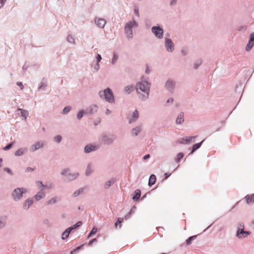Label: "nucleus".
I'll list each match as a JSON object with an SVG mask.
<instances>
[{
    "mask_svg": "<svg viewBox=\"0 0 254 254\" xmlns=\"http://www.w3.org/2000/svg\"><path fill=\"white\" fill-rule=\"evenodd\" d=\"M62 174L66 177L67 179L69 181H72L78 176V173L70 174L69 173L68 169H65L63 171Z\"/></svg>",
    "mask_w": 254,
    "mask_h": 254,
    "instance_id": "nucleus-5",
    "label": "nucleus"
},
{
    "mask_svg": "<svg viewBox=\"0 0 254 254\" xmlns=\"http://www.w3.org/2000/svg\"><path fill=\"white\" fill-rule=\"evenodd\" d=\"M152 31L157 38L161 39L163 37V31L159 27L153 26Z\"/></svg>",
    "mask_w": 254,
    "mask_h": 254,
    "instance_id": "nucleus-6",
    "label": "nucleus"
},
{
    "mask_svg": "<svg viewBox=\"0 0 254 254\" xmlns=\"http://www.w3.org/2000/svg\"><path fill=\"white\" fill-rule=\"evenodd\" d=\"M177 0H172V1L171 2V4H173L175 3L176 2Z\"/></svg>",
    "mask_w": 254,
    "mask_h": 254,
    "instance_id": "nucleus-57",
    "label": "nucleus"
},
{
    "mask_svg": "<svg viewBox=\"0 0 254 254\" xmlns=\"http://www.w3.org/2000/svg\"><path fill=\"white\" fill-rule=\"evenodd\" d=\"M96 241V239H93L89 242V245H91L93 242Z\"/></svg>",
    "mask_w": 254,
    "mask_h": 254,
    "instance_id": "nucleus-51",
    "label": "nucleus"
},
{
    "mask_svg": "<svg viewBox=\"0 0 254 254\" xmlns=\"http://www.w3.org/2000/svg\"><path fill=\"white\" fill-rule=\"evenodd\" d=\"M24 149L21 148V149L17 150L15 152V155L16 156H20V155H22L24 153Z\"/></svg>",
    "mask_w": 254,
    "mask_h": 254,
    "instance_id": "nucleus-27",
    "label": "nucleus"
},
{
    "mask_svg": "<svg viewBox=\"0 0 254 254\" xmlns=\"http://www.w3.org/2000/svg\"><path fill=\"white\" fill-rule=\"evenodd\" d=\"M92 170L91 168V167L89 166L87 167V170L86 171V175L87 176H88L90 175V174L92 172Z\"/></svg>",
    "mask_w": 254,
    "mask_h": 254,
    "instance_id": "nucleus-36",
    "label": "nucleus"
},
{
    "mask_svg": "<svg viewBox=\"0 0 254 254\" xmlns=\"http://www.w3.org/2000/svg\"><path fill=\"white\" fill-rule=\"evenodd\" d=\"M73 229V228H68L65 230L64 232L62 234V238L63 240H64L68 237V235L70 232V231Z\"/></svg>",
    "mask_w": 254,
    "mask_h": 254,
    "instance_id": "nucleus-12",
    "label": "nucleus"
},
{
    "mask_svg": "<svg viewBox=\"0 0 254 254\" xmlns=\"http://www.w3.org/2000/svg\"><path fill=\"white\" fill-rule=\"evenodd\" d=\"M54 140L57 142H60L62 140V136L60 135H57L55 137Z\"/></svg>",
    "mask_w": 254,
    "mask_h": 254,
    "instance_id": "nucleus-34",
    "label": "nucleus"
},
{
    "mask_svg": "<svg viewBox=\"0 0 254 254\" xmlns=\"http://www.w3.org/2000/svg\"><path fill=\"white\" fill-rule=\"evenodd\" d=\"M83 117V111H80L77 115V118L78 119H80Z\"/></svg>",
    "mask_w": 254,
    "mask_h": 254,
    "instance_id": "nucleus-40",
    "label": "nucleus"
},
{
    "mask_svg": "<svg viewBox=\"0 0 254 254\" xmlns=\"http://www.w3.org/2000/svg\"><path fill=\"white\" fill-rule=\"evenodd\" d=\"M149 157H150V155L149 154H147V155H145L143 157V159L144 160H145V159H147L149 158Z\"/></svg>",
    "mask_w": 254,
    "mask_h": 254,
    "instance_id": "nucleus-53",
    "label": "nucleus"
},
{
    "mask_svg": "<svg viewBox=\"0 0 254 254\" xmlns=\"http://www.w3.org/2000/svg\"><path fill=\"white\" fill-rule=\"evenodd\" d=\"M33 201L32 199L29 198L24 202V203L23 204V208L25 209H27L30 206V205H31Z\"/></svg>",
    "mask_w": 254,
    "mask_h": 254,
    "instance_id": "nucleus-14",
    "label": "nucleus"
},
{
    "mask_svg": "<svg viewBox=\"0 0 254 254\" xmlns=\"http://www.w3.org/2000/svg\"><path fill=\"white\" fill-rule=\"evenodd\" d=\"M123 218H119L117 220V222L115 223V226H117L118 224H121L123 222Z\"/></svg>",
    "mask_w": 254,
    "mask_h": 254,
    "instance_id": "nucleus-37",
    "label": "nucleus"
},
{
    "mask_svg": "<svg viewBox=\"0 0 254 254\" xmlns=\"http://www.w3.org/2000/svg\"><path fill=\"white\" fill-rule=\"evenodd\" d=\"M97 148V146L89 144L85 147L84 150L86 153H89L92 151H94Z\"/></svg>",
    "mask_w": 254,
    "mask_h": 254,
    "instance_id": "nucleus-11",
    "label": "nucleus"
},
{
    "mask_svg": "<svg viewBox=\"0 0 254 254\" xmlns=\"http://www.w3.org/2000/svg\"><path fill=\"white\" fill-rule=\"evenodd\" d=\"M82 224V222L80 221L78 222L76 224H75L73 227L71 228H73V229L76 228L78 227H79Z\"/></svg>",
    "mask_w": 254,
    "mask_h": 254,
    "instance_id": "nucleus-42",
    "label": "nucleus"
},
{
    "mask_svg": "<svg viewBox=\"0 0 254 254\" xmlns=\"http://www.w3.org/2000/svg\"><path fill=\"white\" fill-rule=\"evenodd\" d=\"M97 228L94 227L92 229L91 232L90 233V234H89V235L88 236V237H91L92 235L95 234L97 232Z\"/></svg>",
    "mask_w": 254,
    "mask_h": 254,
    "instance_id": "nucleus-31",
    "label": "nucleus"
},
{
    "mask_svg": "<svg viewBox=\"0 0 254 254\" xmlns=\"http://www.w3.org/2000/svg\"><path fill=\"white\" fill-rule=\"evenodd\" d=\"M44 195H45V194L44 193L40 192L38 193V194H37L36 195H35L34 196V197L35 198V199L37 200H39L42 198H43L44 196Z\"/></svg>",
    "mask_w": 254,
    "mask_h": 254,
    "instance_id": "nucleus-23",
    "label": "nucleus"
},
{
    "mask_svg": "<svg viewBox=\"0 0 254 254\" xmlns=\"http://www.w3.org/2000/svg\"><path fill=\"white\" fill-rule=\"evenodd\" d=\"M200 64V63L198 64H197V65L195 64V65H194L195 68H197V67H198V66H199Z\"/></svg>",
    "mask_w": 254,
    "mask_h": 254,
    "instance_id": "nucleus-61",
    "label": "nucleus"
},
{
    "mask_svg": "<svg viewBox=\"0 0 254 254\" xmlns=\"http://www.w3.org/2000/svg\"><path fill=\"white\" fill-rule=\"evenodd\" d=\"M17 111H20L21 117H24V120H26L29 115L28 112L27 110H23L20 108H18Z\"/></svg>",
    "mask_w": 254,
    "mask_h": 254,
    "instance_id": "nucleus-13",
    "label": "nucleus"
},
{
    "mask_svg": "<svg viewBox=\"0 0 254 254\" xmlns=\"http://www.w3.org/2000/svg\"><path fill=\"white\" fill-rule=\"evenodd\" d=\"M27 170L28 171H33V169H32V168H28L27 169Z\"/></svg>",
    "mask_w": 254,
    "mask_h": 254,
    "instance_id": "nucleus-62",
    "label": "nucleus"
},
{
    "mask_svg": "<svg viewBox=\"0 0 254 254\" xmlns=\"http://www.w3.org/2000/svg\"><path fill=\"white\" fill-rule=\"evenodd\" d=\"M95 22L96 25L100 28H104L106 24V21L103 18H95Z\"/></svg>",
    "mask_w": 254,
    "mask_h": 254,
    "instance_id": "nucleus-9",
    "label": "nucleus"
},
{
    "mask_svg": "<svg viewBox=\"0 0 254 254\" xmlns=\"http://www.w3.org/2000/svg\"><path fill=\"white\" fill-rule=\"evenodd\" d=\"M96 58H97V62H100L101 60L102 59L101 56L99 54L97 55Z\"/></svg>",
    "mask_w": 254,
    "mask_h": 254,
    "instance_id": "nucleus-49",
    "label": "nucleus"
},
{
    "mask_svg": "<svg viewBox=\"0 0 254 254\" xmlns=\"http://www.w3.org/2000/svg\"><path fill=\"white\" fill-rule=\"evenodd\" d=\"M81 246H79V247H78L77 248H76V249H74L72 251H71L70 252V254H73V253L76 251V250H79L81 248Z\"/></svg>",
    "mask_w": 254,
    "mask_h": 254,
    "instance_id": "nucleus-48",
    "label": "nucleus"
},
{
    "mask_svg": "<svg viewBox=\"0 0 254 254\" xmlns=\"http://www.w3.org/2000/svg\"><path fill=\"white\" fill-rule=\"evenodd\" d=\"M83 190L82 189H80L79 190L75 191L74 193V195L75 196H77L78 195H79L80 194V192H82Z\"/></svg>",
    "mask_w": 254,
    "mask_h": 254,
    "instance_id": "nucleus-38",
    "label": "nucleus"
},
{
    "mask_svg": "<svg viewBox=\"0 0 254 254\" xmlns=\"http://www.w3.org/2000/svg\"><path fill=\"white\" fill-rule=\"evenodd\" d=\"M114 182H115V181L113 180H111L110 181H108L105 184V187L106 188H108L111 185V184L114 183Z\"/></svg>",
    "mask_w": 254,
    "mask_h": 254,
    "instance_id": "nucleus-30",
    "label": "nucleus"
},
{
    "mask_svg": "<svg viewBox=\"0 0 254 254\" xmlns=\"http://www.w3.org/2000/svg\"><path fill=\"white\" fill-rule=\"evenodd\" d=\"M195 137H196V136L186 137V144L189 143L190 142H191L192 140V139H194Z\"/></svg>",
    "mask_w": 254,
    "mask_h": 254,
    "instance_id": "nucleus-29",
    "label": "nucleus"
},
{
    "mask_svg": "<svg viewBox=\"0 0 254 254\" xmlns=\"http://www.w3.org/2000/svg\"><path fill=\"white\" fill-rule=\"evenodd\" d=\"M12 145V143H11L8 144L7 146H6L3 148V149L5 150H7L9 149L11 147Z\"/></svg>",
    "mask_w": 254,
    "mask_h": 254,
    "instance_id": "nucleus-44",
    "label": "nucleus"
},
{
    "mask_svg": "<svg viewBox=\"0 0 254 254\" xmlns=\"http://www.w3.org/2000/svg\"><path fill=\"white\" fill-rule=\"evenodd\" d=\"M176 123L178 124H181L184 122V113H180L177 119H176Z\"/></svg>",
    "mask_w": 254,
    "mask_h": 254,
    "instance_id": "nucleus-17",
    "label": "nucleus"
},
{
    "mask_svg": "<svg viewBox=\"0 0 254 254\" xmlns=\"http://www.w3.org/2000/svg\"><path fill=\"white\" fill-rule=\"evenodd\" d=\"M136 91L138 94H141L143 97H140L142 100L148 96L149 92V84L146 81L139 82L136 86Z\"/></svg>",
    "mask_w": 254,
    "mask_h": 254,
    "instance_id": "nucleus-1",
    "label": "nucleus"
},
{
    "mask_svg": "<svg viewBox=\"0 0 254 254\" xmlns=\"http://www.w3.org/2000/svg\"><path fill=\"white\" fill-rule=\"evenodd\" d=\"M37 185L39 186V188H44L45 186L43 185L42 183L40 181L37 182Z\"/></svg>",
    "mask_w": 254,
    "mask_h": 254,
    "instance_id": "nucleus-47",
    "label": "nucleus"
},
{
    "mask_svg": "<svg viewBox=\"0 0 254 254\" xmlns=\"http://www.w3.org/2000/svg\"><path fill=\"white\" fill-rule=\"evenodd\" d=\"M195 238H196V236H191V237H190V238H189L186 240L187 245H189L191 243V241L192 240H194Z\"/></svg>",
    "mask_w": 254,
    "mask_h": 254,
    "instance_id": "nucleus-28",
    "label": "nucleus"
},
{
    "mask_svg": "<svg viewBox=\"0 0 254 254\" xmlns=\"http://www.w3.org/2000/svg\"><path fill=\"white\" fill-rule=\"evenodd\" d=\"M5 1H6V0H0V8L3 6V4L5 2Z\"/></svg>",
    "mask_w": 254,
    "mask_h": 254,
    "instance_id": "nucleus-50",
    "label": "nucleus"
},
{
    "mask_svg": "<svg viewBox=\"0 0 254 254\" xmlns=\"http://www.w3.org/2000/svg\"><path fill=\"white\" fill-rule=\"evenodd\" d=\"M2 161V159L1 158H0V167L1 166V163Z\"/></svg>",
    "mask_w": 254,
    "mask_h": 254,
    "instance_id": "nucleus-63",
    "label": "nucleus"
},
{
    "mask_svg": "<svg viewBox=\"0 0 254 254\" xmlns=\"http://www.w3.org/2000/svg\"><path fill=\"white\" fill-rule=\"evenodd\" d=\"M118 58V56L116 54L114 55V57L112 61L113 64H114L117 61Z\"/></svg>",
    "mask_w": 254,
    "mask_h": 254,
    "instance_id": "nucleus-41",
    "label": "nucleus"
},
{
    "mask_svg": "<svg viewBox=\"0 0 254 254\" xmlns=\"http://www.w3.org/2000/svg\"><path fill=\"white\" fill-rule=\"evenodd\" d=\"M138 118V112L137 110H135L133 113L132 119L129 121V123L135 121Z\"/></svg>",
    "mask_w": 254,
    "mask_h": 254,
    "instance_id": "nucleus-19",
    "label": "nucleus"
},
{
    "mask_svg": "<svg viewBox=\"0 0 254 254\" xmlns=\"http://www.w3.org/2000/svg\"><path fill=\"white\" fill-rule=\"evenodd\" d=\"M173 99L172 98H171V99H168V101H167V102H170L172 103V102H173Z\"/></svg>",
    "mask_w": 254,
    "mask_h": 254,
    "instance_id": "nucleus-58",
    "label": "nucleus"
},
{
    "mask_svg": "<svg viewBox=\"0 0 254 254\" xmlns=\"http://www.w3.org/2000/svg\"><path fill=\"white\" fill-rule=\"evenodd\" d=\"M56 202V199L55 198H53L48 201V202H47V204H51L53 203H55Z\"/></svg>",
    "mask_w": 254,
    "mask_h": 254,
    "instance_id": "nucleus-39",
    "label": "nucleus"
},
{
    "mask_svg": "<svg viewBox=\"0 0 254 254\" xmlns=\"http://www.w3.org/2000/svg\"><path fill=\"white\" fill-rule=\"evenodd\" d=\"M136 26L137 23L134 21H130L126 24L125 29L127 37H131L132 35V28Z\"/></svg>",
    "mask_w": 254,
    "mask_h": 254,
    "instance_id": "nucleus-4",
    "label": "nucleus"
},
{
    "mask_svg": "<svg viewBox=\"0 0 254 254\" xmlns=\"http://www.w3.org/2000/svg\"><path fill=\"white\" fill-rule=\"evenodd\" d=\"M141 130V128L140 127H136L134 128H133L132 130V135H137L138 133L140 132Z\"/></svg>",
    "mask_w": 254,
    "mask_h": 254,
    "instance_id": "nucleus-24",
    "label": "nucleus"
},
{
    "mask_svg": "<svg viewBox=\"0 0 254 254\" xmlns=\"http://www.w3.org/2000/svg\"><path fill=\"white\" fill-rule=\"evenodd\" d=\"M184 156V155L182 153H179L178 155H177V158H176V161L177 162H179L180 161V160L181 159H182Z\"/></svg>",
    "mask_w": 254,
    "mask_h": 254,
    "instance_id": "nucleus-32",
    "label": "nucleus"
},
{
    "mask_svg": "<svg viewBox=\"0 0 254 254\" xmlns=\"http://www.w3.org/2000/svg\"><path fill=\"white\" fill-rule=\"evenodd\" d=\"M156 181V176L154 175H151L150 176L149 179V182L148 185L150 186H152L154 185Z\"/></svg>",
    "mask_w": 254,
    "mask_h": 254,
    "instance_id": "nucleus-15",
    "label": "nucleus"
},
{
    "mask_svg": "<svg viewBox=\"0 0 254 254\" xmlns=\"http://www.w3.org/2000/svg\"><path fill=\"white\" fill-rule=\"evenodd\" d=\"M141 192L139 190H136L134 191V195H133L132 199L134 200H137L140 196Z\"/></svg>",
    "mask_w": 254,
    "mask_h": 254,
    "instance_id": "nucleus-18",
    "label": "nucleus"
},
{
    "mask_svg": "<svg viewBox=\"0 0 254 254\" xmlns=\"http://www.w3.org/2000/svg\"><path fill=\"white\" fill-rule=\"evenodd\" d=\"M243 228H244V225H243V224H242V225L241 224H240V227H239V228H240V229H244Z\"/></svg>",
    "mask_w": 254,
    "mask_h": 254,
    "instance_id": "nucleus-60",
    "label": "nucleus"
},
{
    "mask_svg": "<svg viewBox=\"0 0 254 254\" xmlns=\"http://www.w3.org/2000/svg\"><path fill=\"white\" fill-rule=\"evenodd\" d=\"M245 198L247 203L254 202V194L251 195H247L246 196Z\"/></svg>",
    "mask_w": 254,
    "mask_h": 254,
    "instance_id": "nucleus-16",
    "label": "nucleus"
},
{
    "mask_svg": "<svg viewBox=\"0 0 254 254\" xmlns=\"http://www.w3.org/2000/svg\"><path fill=\"white\" fill-rule=\"evenodd\" d=\"M97 110V107L96 105H93L91 106L90 109L86 110V112L87 113L91 114L93 112H96Z\"/></svg>",
    "mask_w": 254,
    "mask_h": 254,
    "instance_id": "nucleus-21",
    "label": "nucleus"
},
{
    "mask_svg": "<svg viewBox=\"0 0 254 254\" xmlns=\"http://www.w3.org/2000/svg\"><path fill=\"white\" fill-rule=\"evenodd\" d=\"M4 224L3 222L0 220V228L4 226Z\"/></svg>",
    "mask_w": 254,
    "mask_h": 254,
    "instance_id": "nucleus-54",
    "label": "nucleus"
},
{
    "mask_svg": "<svg viewBox=\"0 0 254 254\" xmlns=\"http://www.w3.org/2000/svg\"><path fill=\"white\" fill-rule=\"evenodd\" d=\"M99 95L101 97H104L105 100L109 102H113L114 101V98L112 91L107 88L104 91H100Z\"/></svg>",
    "mask_w": 254,
    "mask_h": 254,
    "instance_id": "nucleus-2",
    "label": "nucleus"
},
{
    "mask_svg": "<svg viewBox=\"0 0 254 254\" xmlns=\"http://www.w3.org/2000/svg\"><path fill=\"white\" fill-rule=\"evenodd\" d=\"M186 137L181 138L180 140H179L178 141V142L180 144H186Z\"/></svg>",
    "mask_w": 254,
    "mask_h": 254,
    "instance_id": "nucleus-33",
    "label": "nucleus"
},
{
    "mask_svg": "<svg viewBox=\"0 0 254 254\" xmlns=\"http://www.w3.org/2000/svg\"><path fill=\"white\" fill-rule=\"evenodd\" d=\"M130 213V212L129 213V214H128V215H126L125 216V219L126 220H127V219L129 217Z\"/></svg>",
    "mask_w": 254,
    "mask_h": 254,
    "instance_id": "nucleus-55",
    "label": "nucleus"
},
{
    "mask_svg": "<svg viewBox=\"0 0 254 254\" xmlns=\"http://www.w3.org/2000/svg\"><path fill=\"white\" fill-rule=\"evenodd\" d=\"M26 190L24 188H16L12 193V196L14 200H18L21 198L23 193L26 192Z\"/></svg>",
    "mask_w": 254,
    "mask_h": 254,
    "instance_id": "nucleus-3",
    "label": "nucleus"
},
{
    "mask_svg": "<svg viewBox=\"0 0 254 254\" xmlns=\"http://www.w3.org/2000/svg\"><path fill=\"white\" fill-rule=\"evenodd\" d=\"M67 40L69 42L72 43L74 41V39L71 36H68L67 38Z\"/></svg>",
    "mask_w": 254,
    "mask_h": 254,
    "instance_id": "nucleus-43",
    "label": "nucleus"
},
{
    "mask_svg": "<svg viewBox=\"0 0 254 254\" xmlns=\"http://www.w3.org/2000/svg\"><path fill=\"white\" fill-rule=\"evenodd\" d=\"M254 44V42L249 40V43L246 46V49L247 51H249L252 48Z\"/></svg>",
    "mask_w": 254,
    "mask_h": 254,
    "instance_id": "nucleus-25",
    "label": "nucleus"
},
{
    "mask_svg": "<svg viewBox=\"0 0 254 254\" xmlns=\"http://www.w3.org/2000/svg\"><path fill=\"white\" fill-rule=\"evenodd\" d=\"M250 41H253L254 42V32L252 33L250 35Z\"/></svg>",
    "mask_w": 254,
    "mask_h": 254,
    "instance_id": "nucleus-45",
    "label": "nucleus"
},
{
    "mask_svg": "<svg viewBox=\"0 0 254 254\" xmlns=\"http://www.w3.org/2000/svg\"><path fill=\"white\" fill-rule=\"evenodd\" d=\"M250 234V232L248 231H244L243 229L239 228L237 232V236L239 238H245Z\"/></svg>",
    "mask_w": 254,
    "mask_h": 254,
    "instance_id": "nucleus-7",
    "label": "nucleus"
},
{
    "mask_svg": "<svg viewBox=\"0 0 254 254\" xmlns=\"http://www.w3.org/2000/svg\"><path fill=\"white\" fill-rule=\"evenodd\" d=\"M70 107H68H68H65L64 109V110L63 111V114H66V113H67L70 111Z\"/></svg>",
    "mask_w": 254,
    "mask_h": 254,
    "instance_id": "nucleus-35",
    "label": "nucleus"
},
{
    "mask_svg": "<svg viewBox=\"0 0 254 254\" xmlns=\"http://www.w3.org/2000/svg\"><path fill=\"white\" fill-rule=\"evenodd\" d=\"M110 113H111L109 109H107L106 111V114L107 115H109Z\"/></svg>",
    "mask_w": 254,
    "mask_h": 254,
    "instance_id": "nucleus-56",
    "label": "nucleus"
},
{
    "mask_svg": "<svg viewBox=\"0 0 254 254\" xmlns=\"http://www.w3.org/2000/svg\"><path fill=\"white\" fill-rule=\"evenodd\" d=\"M165 46L168 51L172 52L174 50V44L169 39H166Z\"/></svg>",
    "mask_w": 254,
    "mask_h": 254,
    "instance_id": "nucleus-8",
    "label": "nucleus"
},
{
    "mask_svg": "<svg viewBox=\"0 0 254 254\" xmlns=\"http://www.w3.org/2000/svg\"><path fill=\"white\" fill-rule=\"evenodd\" d=\"M203 141V140H202L201 142H200L199 143H196V144H194L192 146V149L191 152V153H192L194 151H195L196 149L199 148L200 147Z\"/></svg>",
    "mask_w": 254,
    "mask_h": 254,
    "instance_id": "nucleus-22",
    "label": "nucleus"
},
{
    "mask_svg": "<svg viewBox=\"0 0 254 254\" xmlns=\"http://www.w3.org/2000/svg\"><path fill=\"white\" fill-rule=\"evenodd\" d=\"M174 83L172 81L168 80L166 83V86L167 88L169 89L172 88L174 86Z\"/></svg>",
    "mask_w": 254,
    "mask_h": 254,
    "instance_id": "nucleus-26",
    "label": "nucleus"
},
{
    "mask_svg": "<svg viewBox=\"0 0 254 254\" xmlns=\"http://www.w3.org/2000/svg\"><path fill=\"white\" fill-rule=\"evenodd\" d=\"M44 145V144L42 142H38L36 143L35 144L33 145L31 147V151L33 152L36 150H38L41 148H42Z\"/></svg>",
    "mask_w": 254,
    "mask_h": 254,
    "instance_id": "nucleus-10",
    "label": "nucleus"
},
{
    "mask_svg": "<svg viewBox=\"0 0 254 254\" xmlns=\"http://www.w3.org/2000/svg\"><path fill=\"white\" fill-rule=\"evenodd\" d=\"M4 170L5 171H6L7 172H8L9 173H10V170H9V169H8V168H5Z\"/></svg>",
    "mask_w": 254,
    "mask_h": 254,
    "instance_id": "nucleus-59",
    "label": "nucleus"
},
{
    "mask_svg": "<svg viewBox=\"0 0 254 254\" xmlns=\"http://www.w3.org/2000/svg\"><path fill=\"white\" fill-rule=\"evenodd\" d=\"M134 13L136 15L139 16L138 9L137 8L134 9Z\"/></svg>",
    "mask_w": 254,
    "mask_h": 254,
    "instance_id": "nucleus-52",
    "label": "nucleus"
},
{
    "mask_svg": "<svg viewBox=\"0 0 254 254\" xmlns=\"http://www.w3.org/2000/svg\"><path fill=\"white\" fill-rule=\"evenodd\" d=\"M134 90V87L132 85H128L126 86L124 89V91L127 94H129Z\"/></svg>",
    "mask_w": 254,
    "mask_h": 254,
    "instance_id": "nucleus-20",
    "label": "nucleus"
},
{
    "mask_svg": "<svg viewBox=\"0 0 254 254\" xmlns=\"http://www.w3.org/2000/svg\"><path fill=\"white\" fill-rule=\"evenodd\" d=\"M17 85L20 87L21 89L22 90L23 89L24 87H23V85L22 82H17Z\"/></svg>",
    "mask_w": 254,
    "mask_h": 254,
    "instance_id": "nucleus-46",
    "label": "nucleus"
},
{
    "mask_svg": "<svg viewBox=\"0 0 254 254\" xmlns=\"http://www.w3.org/2000/svg\"><path fill=\"white\" fill-rule=\"evenodd\" d=\"M165 176H166V177H165L166 178H167L169 176V175H168L167 173L165 174Z\"/></svg>",
    "mask_w": 254,
    "mask_h": 254,
    "instance_id": "nucleus-64",
    "label": "nucleus"
}]
</instances>
